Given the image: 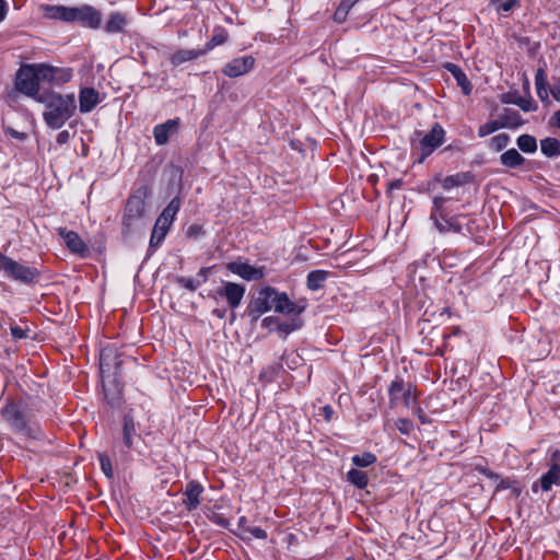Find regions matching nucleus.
Listing matches in <instances>:
<instances>
[{"label":"nucleus","mask_w":560,"mask_h":560,"mask_svg":"<svg viewBox=\"0 0 560 560\" xmlns=\"http://www.w3.org/2000/svg\"><path fill=\"white\" fill-rule=\"evenodd\" d=\"M38 101L45 104L43 118L52 129H60L69 120L77 108L74 94L47 93L42 94Z\"/></svg>","instance_id":"obj_1"},{"label":"nucleus","mask_w":560,"mask_h":560,"mask_svg":"<svg viewBox=\"0 0 560 560\" xmlns=\"http://www.w3.org/2000/svg\"><path fill=\"white\" fill-rule=\"evenodd\" d=\"M45 15L51 20H58L66 23H80L84 27L97 30L102 23L101 12L92 5L83 4L81 7L65 5H45Z\"/></svg>","instance_id":"obj_2"},{"label":"nucleus","mask_w":560,"mask_h":560,"mask_svg":"<svg viewBox=\"0 0 560 560\" xmlns=\"http://www.w3.org/2000/svg\"><path fill=\"white\" fill-rule=\"evenodd\" d=\"M448 201L450 198L444 196L433 197V207L430 212V220L433 222L434 228L441 234H462V219H466L467 215L463 213H452L447 206Z\"/></svg>","instance_id":"obj_3"},{"label":"nucleus","mask_w":560,"mask_h":560,"mask_svg":"<svg viewBox=\"0 0 560 560\" xmlns=\"http://www.w3.org/2000/svg\"><path fill=\"white\" fill-rule=\"evenodd\" d=\"M1 416L14 431L27 438L40 440L44 436L39 427L31 422L26 406L22 401H8L1 410Z\"/></svg>","instance_id":"obj_4"},{"label":"nucleus","mask_w":560,"mask_h":560,"mask_svg":"<svg viewBox=\"0 0 560 560\" xmlns=\"http://www.w3.org/2000/svg\"><path fill=\"white\" fill-rule=\"evenodd\" d=\"M0 272L5 279L16 281L26 285L36 283L40 271L36 267L21 264L0 252Z\"/></svg>","instance_id":"obj_5"},{"label":"nucleus","mask_w":560,"mask_h":560,"mask_svg":"<svg viewBox=\"0 0 560 560\" xmlns=\"http://www.w3.org/2000/svg\"><path fill=\"white\" fill-rule=\"evenodd\" d=\"M147 195L148 189L142 187L128 198L121 222L125 235L130 234L142 221L145 213Z\"/></svg>","instance_id":"obj_6"},{"label":"nucleus","mask_w":560,"mask_h":560,"mask_svg":"<svg viewBox=\"0 0 560 560\" xmlns=\"http://www.w3.org/2000/svg\"><path fill=\"white\" fill-rule=\"evenodd\" d=\"M444 138L445 130L439 122H435L431 130L425 135H422V131L416 130L410 138V142L412 147H416L418 141V147L420 150L418 162L423 163L429 155H431L439 147L442 145Z\"/></svg>","instance_id":"obj_7"},{"label":"nucleus","mask_w":560,"mask_h":560,"mask_svg":"<svg viewBox=\"0 0 560 560\" xmlns=\"http://www.w3.org/2000/svg\"><path fill=\"white\" fill-rule=\"evenodd\" d=\"M42 63L23 65L16 72L15 88L21 93L35 97L39 94Z\"/></svg>","instance_id":"obj_8"},{"label":"nucleus","mask_w":560,"mask_h":560,"mask_svg":"<svg viewBox=\"0 0 560 560\" xmlns=\"http://www.w3.org/2000/svg\"><path fill=\"white\" fill-rule=\"evenodd\" d=\"M275 298H277L275 288L265 287L259 290L257 296L247 306V315L250 320L257 322L262 314L273 310Z\"/></svg>","instance_id":"obj_9"},{"label":"nucleus","mask_w":560,"mask_h":560,"mask_svg":"<svg viewBox=\"0 0 560 560\" xmlns=\"http://www.w3.org/2000/svg\"><path fill=\"white\" fill-rule=\"evenodd\" d=\"M245 291L246 289L243 284L223 281L222 287L217 289L215 294L224 298L231 310H235L241 305Z\"/></svg>","instance_id":"obj_10"},{"label":"nucleus","mask_w":560,"mask_h":560,"mask_svg":"<svg viewBox=\"0 0 560 560\" xmlns=\"http://www.w3.org/2000/svg\"><path fill=\"white\" fill-rule=\"evenodd\" d=\"M474 469H475V471H478L479 474L483 475L488 479H491L497 482L494 492H500L505 489H511L514 497L517 498L521 494L522 489L516 480H513L510 478L500 479V476L497 472L490 470L489 468H487L483 465L477 464Z\"/></svg>","instance_id":"obj_11"},{"label":"nucleus","mask_w":560,"mask_h":560,"mask_svg":"<svg viewBox=\"0 0 560 560\" xmlns=\"http://www.w3.org/2000/svg\"><path fill=\"white\" fill-rule=\"evenodd\" d=\"M226 269L246 281H258L265 277V267H255L243 261H231Z\"/></svg>","instance_id":"obj_12"},{"label":"nucleus","mask_w":560,"mask_h":560,"mask_svg":"<svg viewBox=\"0 0 560 560\" xmlns=\"http://www.w3.org/2000/svg\"><path fill=\"white\" fill-rule=\"evenodd\" d=\"M58 235L65 242L67 248L71 253L77 254L81 257L88 256L89 247L82 241V238L80 237V235L77 232L67 230L66 228H59Z\"/></svg>","instance_id":"obj_13"},{"label":"nucleus","mask_w":560,"mask_h":560,"mask_svg":"<svg viewBox=\"0 0 560 560\" xmlns=\"http://www.w3.org/2000/svg\"><path fill=\"white\" fill-rule=\"evenodd\" d=\"M254 66L255 59L252 56L238 57L228 62L222 72L229 78H238L248 73Z\"/></svg>","instance_id":"obj_14"},{"label":"nucleus","mask_w":560,"mask_h":560,"mask_svg":"<svg viewBox=\"0 0 560 560\" xmlns=\"http://www.w3.org/2000/svg\"><path fill=\"white\" fill-rule=\"evenodd\" d=\"M72 70L69 68H57L42 63V80L55 84H63L71 80Z\"/></svg>","instance_id":"obj_15"},{"label":"nucleus","mask_w":560,"mask_h":560,"mask_svg":"<svg viewBox=\"0 0 560 560\" xmlns=\"http://www.w3.org/2000/svg\"><path fill=\"white\" fill-rule=\"evenodd\" d=\"M179 128V119H168L163 124H159L153 128V137L158 145H165L170 138L177 132Z\"/></svg>","instance_id":"obj_16"},{"label":"nucleus","mask_w":560,"mask_h":560,"mask_svg":"<svg viewBox=\"0 0 560 560\" xmlns=\"http://www.w3.org/2000/svg\"><path fill=\"white\" fill-rule=\"evenodd\" d=\"M203 492L202 485L197 480H190L186 485L184 491L185 499L183 501L187 511L196 510L200 504V497Z\"/></svg>","instance_id":"obj_17"},{"label":"nucleus","mask_w":560,"mask_h":560,"mask_svg":"<svg viewBox=\"0 0 560 560\" xmlns=\"http://www.w3.org/2000/svg\"><path fill=\"white\" fill-rule=\"evenodd\" d=\"M273 311L285 315H301L304 311V306H298L291 301L287 293H280L277 290V298H275Z\"/></svg>","instance_id":"obj_18"},{"label":"nucleus","mask_w":560,"mask_h":560,"mask_svg":"<svg viewBox=\"0 0 560 560\" xmlns=\"http://www.w3.org/2000/svg\"><path fill=\"white\" fill-rule=\"evenodd\" d=\"M101 102L100 93L94 88H83L79 93L81 113H90Z\"/></svg>","instance_id":"obj_19"},{"label":"nucleus","mask_w":560,"mask_h":560,"mask_svg":"<svg viewBox=\"0 0 560 560\" xmlns=\"http://www.w3.org/2000/svg\"><path fill=\"white\" fill-rule=\"evenodd\" d=\"M539 486L544 492L551 490L552 486H560V464H551L549 470L539 478Z\"/></svg>","instance_id":"obj_20"},{"label":"nucleus","mask_w":560,"mask_h":560,"mask_svg":"<svg viewBox=\"0 0 560 560\" xmlns=\"http://www.w3.org/2000/svg\"><path fill=\"white\" fill-rule=\"evenodd\" d=\"M475 180V174L472 172H459L453 175L446 176L442 180V187L444 189H452L454 187L464 186L471 184Z\"/></svg>","instance_id":"obj_21"},{"label":"nucleus","mask_w":560,"mask_h":560,"mask_svg":"<svg viewBox=\"0 0 560 560\" xmlns=\"http://www.w3.org/2000/svg\"><path fill=\"white\" fill-rule=\"evenodd\" d=\"M444 68L452 73L465 95L471 93L472 86L465 72L455 63L447 62Z\"/></svg>","instance_id":"obj_22"},{"label":"nucleus","mask_w":560,"mask_h":560,"mask_svg":"<svg viewBox=\"0 0 560 560\" xmlns=\"http://www.w3.org/2000/svg\"><path fill=\"white\" fill-rule=\"evenodd\" d=\"M128 23V19L126 14L121 12H113L110 13L104 30L108 34L122 33Z\"/></svg>","instance_id":"obj_23"},{"label":"nucleus","mask_w":560,"mask_h":560,"mask_svg":"<svg viewBox=\"0 0 560 560\" xmlns=\"http://www.w3.org/2000/svg\"><path fill=\"white\" fill-rule=\"evenodd\" d=\"M203 55H206V50L202 49H179L171 56L170 61L174 67H177L184 62L195 60Z\"/></svg>","instance_id":"obj_24"},{"label":"nucleus","mask_w":560,"mask_h":560,"mask_svg":"<svg viewBox=\"0 0 560 560\" xmlns=\"http://www.w3.org/2000/svg\"><path fill=\"white\" fill-rule=\"evenodd\" d=\"M500 126L502 128L515 129L524 124V119L515 109L504 108L499 116Z\"/></svg>","instance_id":"obj_25"},{"label":"nucleus","mask_w":560,"mask_h":560,"mask_svg":"<svg viewBox=\"0 0 560 560\" xmlns=\"http://www.w3.org/2000/svg\"><path fill=\"white\" fill-rule=\"evenodd\" d=\"M500 162L509 168H517L525 163V158L516 149H510L501 154Z\"/></svg>","instance_id":"obj_26"},{"label":"nucleus","mask_w":560,"mask_h":560,"mask_svg":"<svg viewBox=\"0 0 560 560\" xmlns=\"http://www.w3.org/2000/svg\"><path fill=\"white\" fill-rule=\"evenodd\" d=\"M180 205H182L180 198L174 197L170 201V203L166 206V208H164L162 213L159 215L158 220H160V222L163 224L172 225V223L175 219V215L179 211Z\"/></svg>","instance_id":"obj_27"},{"label":"nucleus","mask_w":560,"mask_h":560,"mask_svg":"<svg viewBox=\"0 0 560 560\" xmlns=\"http://www.w3.org/2000/svg\"><path fill=\"white\" fill-rule=\"evenodd\" d=\"M139 436L137 434L136 424L133 418L126 415L124 417V427H122V440L124 444L127 448H131L133 444V438Z\"/></svg>","instance_id":"obj_28"},{"label":"nucleus","mask_w":560,"mask_h":560,"mask_svg":"<svg viewBox=\"0 0 560 560\" xmlns=\"http://www.w3.org/2000/svg\"><path fill=\"white\" fill-rule=\"evenodd\" d=\"M406 386L404 380L400 377H396L388 387L389 395V405L390 407H396L398 402L401 400V395L406 390Z\"/></svg>","instance_id":"obj_29"},{"label":"nucleus","mask_w":560,"mask_h":560,"mask_svg":"<svg viewBox=\"0 0 560 560\" xmlns=\"http://www.w3.org/2000/svg\"><path fill=\"white\" fill-rule=\"evenodd\" d=\"M229 38V33L224 27L217 26L213 30V34L211 38L206 43L205 48L202 50H206V54L210 50H212L214 47L219 45H223L226 43Z\"/></svg>","instance_id":"obj_30"},{"label":"nucleus","mask_w":560,"mask_h":560,"mask_svg":"<svg viewBox=\"0 0 560 560\" xmlns=\"http://www.w3.org/2000/svg\"><path fill=\"white\" fill-rule=\"evenodd\" d=\"M540 150L547 158L560 156V141L552 137L540 140Z\"/></svg>","instance_id":"obj_31"},{"label":"nucleus","mask_w":560,"mask_h":560,"mask_svg":"<svg viewBox=\"0 0 560 560\" xmlns=\"http://www.w3.org/2000/svg\"><path fill=\"white\" fill-rule=\"evenodd\" d=\"M328 277V272L325 270H313L307 275V288L312 291L322 289Z\"/></svg>","instance_id":"obj_32"},{"label":"nucleus","mask_w":560,"mask_h":560,"mask_svg":"<svg viewBox=\"0 0 560 560\" xmlns=\"http://www.w3.org/2000/svg\"><path fill=\"white\" fill-rule=\"evenodd\" d=\"M170 228V224H163L160 222V220H156L155 225L151 233L150 247L159 246L165 238Z\"/></svg>","instance_id":"obj_33"},{"label":"nucleus","mask_w":560,"mask_h":560,"mask_svg":"<svg viewBox=\"0 0 560 560\" xmlns=\"http://www.w3.org/2000/svg\"><path fill=\"white\" fill-rule=\"evenodd\" d=\"M303 319L301 318V315H293L288 320L280 322L278 325V331L282 332L284 336H288L289 334L300 329L303 326Z\"/></svg>","instance_id":"obj_34"},{"label":"nucleus","mask_w":560,"mask_h":560,"mask_svg":"<svg viewBox=\"0 0 560 560\" xmlns=\"http://www.w3.org/2000/svg\"><path fill=\"white\" fill-rule=\"evenodd\" d=\"M347 480L353 486H355L358 489H364L369 483L366 472L359 470L357 468H352L347 472Z\"/></svg>","instance_id":"obj_35"},{"label":"nucleus","mask_w":560,"mask_h":560,"mask_svg":"<svg viewBox=\"0 0 560 560\" xmlns=\"http://www.w3.org/2000/svg\"><path fill=\"white\" fill-rule=\"evenodd\" d=\"M517 147L524 153H534L537 151V141L534 136L521 135L516 140Z\"/></svg>","instance_id":"obj_36"},{"label":"nucleus","mask_w":560,"mask_h":560,"mask_svg":"<svg viewBox=\"0 0 560 560\" xmlns=\"http://www.w3.org/2000/svg\"><path fill=\"white\" fill-rule=\"evenodd\" d=\"M351 460L355 467L365 468L376 462V456L371 452H365L363 454L352 456Z\"/></svg>","instance_id":"obj_37"},{"label":"nucleus","mask_w":560,"mask_h":560,"mask_svg":"<svg viewBox=\"0 0 560 560\" xmlns=\"http://www.w3.org/2000/svg\"><path fill=\"white\" fill-rule=\"evenodd\" d=\"M97 458H98L101 469L104 472V475L108 479H112L114 476V472H113V467H112V462H110L109 456L106 453H98Z\"/></svg>","instance_id":"obj_38"},{"label":"nucleus","mask_w":560,"mask_h":560,"mask_svg":"<svg viewBox=\"0 0 560 560\" xmlns=\"http://www.w3.org/2000/svg\"><path fill=\"white\" fill-rule=\"evenodd\" d=\"M499 129H502V127L500 126V121L499 119L498 120H491V121H488L483 125H481L478 129V136L480 138H483L486 136H489L493 132H495L497 130Z\"/></svg>","instance_id":"obj_39"},{"label":"nucleus","mask_w":560,"mask_h":560,"mask_svg":"<svg viewBox=\"0 0 560 560\" xmlns=\"http://www.w3.org/2000/svg\"><path fill=\"white\" fill-rule=\"evenodd\" d=\"M509 141H510L509 135L499 133V135L494 136L493 138H491L490 145L493 150L501 151L509 144Z\"/></svg>","instance_id":"obj_40"},{"label":"nucleus","mask_w":560,"mask_h":560,"mask_svg":"<svg viewBox=\"0 0 560 560\" xmlns=\"http://www.w3.org/2000/svg\"><path fill=\"white\" fill-rule=\"evenodd\" d=\"M395 425H396L397 430L401 434H405V435L410 434L411 431L413 430L412 421L407 419V418H399V419H397Z\"/></svg>","instance_id":"obj_41"},{"label":"nucleus","mask_w":560,"mask_h":560,"mask_svg":"<svg viewBox=\"0 0 560 560\" xmlns=\"http://www.w3.org/2000/svg\"><path fill=\"white\" fill-rule=\"evenodd\" d=\"M512 103L526 113L533 112L537 108L536 104L530 98L517 97Z\"/></svg>","instance_id":"obj_42"},{"label":"nucleus","mask_w":560,"mask_h":560,"mask_svg":"<svg viewBox=\"0 0 560 560\" xmlns=\"http://www.w3.org/2000/svg\"><path fill=\"white\" fill-rule=\"evenodd\" d=\"M177 283L189 291H195L200 285V281L186 277L177 278Z\"/></svg>","instance_id":"obj_43"},{"label":"nucleus","mask_w":560,"mask_h":560,"mask_svg":"<svg viewBox=\"0 0 560 560\" xmlns=\"http://www.w3.org/2000/svg\"><path fill=\"white\" fill-rule=\"evenodd\" d=\"M10 331H11V336H12L13 340L16 341V340L27 338L30 329L22 328L20 326L14 325V326H11Z\"/></svg>","instance_id":"obj_44"},{"label":"nucleus","mask_w":560,"mask_h":560,"mask_svg":"<svg viewBox=\"0 0 560 560\" xmlns=\"http://www.w3.org/2000/svg\"><path fill=\"white\" fill-rule=\"evenodd\" d=\"M244 533L249 534L252 537L257 539L267 538V532L257 526L244 527Z\"/></svg>","instance_id":"obj_45"},{"label":"nucleus","mask_w":560,"mask_h":560,"mask_svg":"<svg viewBox=\"0 0 560 560\" xmlns=\"http://www.w3.org/2000/svg\"><path fill=\"white\" fill-rule=\"evenodd\" d=\"M278 325H279V318L276 316L265 317L261 322V326L269 329L270 331L273 329L278 330Z\"/></svg>","instance_id":"obj_46"},{"label":"nucleus","mask_w":560,"mask_h":560,"mask_svg":"<svg viewBox=\"0 0 560 560\" xmlns=\"http://www.w3.org/2000/svg\"><path fill=\"white\" fill-rule=\"evenodd\" d=\"M536 86H547V74L544 68H538L535 74Z\"/></svg>","instance_id":"obj_47"},{"label":"nucleus","mask_w":560,"mask_h":560,"mask_svg":"<svg viewBox=\"0 0 560 560\" xmlns=\"http://www.w3.org/2000/svg\"><path fill=\"white\" fill-rule=\"evenodd\" d=\"M411 387H412L411 384H408V387L406 388V390L401 395V399L404 400V405L407 408L410 407L411 400L416 399V397L412 394Z\"/></svg>","instance_id":"obj_48"},{"label":"nucleus","mask_w":560,"mask_h":560,"mask_svg":"<svg viewBox=\"0 0 560 560\" xmlns=\"http://www.w3.org/2000/svg\"><path fill=\"white\" fill-rule=\"evenodd\" d=\"M347 15L348 12L338 7L334 13V21L337 23H343L347 19Z\"/></svg>","instance_id":"obj_49"},{"label":"nucleus","mask_w":560,"mask_h":560,"mask_svg":"<svg viewBox=\"0 0 560 560\" xmlns=\"http://www.w3.org/2000/svg\"><path fill=\"white\" fill-rule=\"evenodd\" d=\"M70 140V132L68 130H62L57 135L56 142L60 145L67 143Z\"/></svg>","instance_id":"obj_50"},{"label":"nucleus","mask_w":560,"mask_h":560,"mask_svg":"<svg viewBox=\"0 0 560 560\" xmlns=\"http://www.w3.org/2000/svg\"><path fill=\"white\" fill-rule=\"evenodd\" d=\"M210 270H211L210 267H202L199 269L197 277L200 278V280H199L200 284L205 283L208 280V275H209Z\"/></svg>","instance_id":"obj_51"},{"label":"nucleus","mask_w":560,"mask_h":560,"mask_svg":"<svg viewBox=\"0 0 560 560\" xmlns=\"http://www.w3.org/2000/svg\"><path fill=\"white\" fill-rule=\"evenodd\" d=\"M518 3V0H506L500 5V10L503 12L511 11L516 4Z\"/></svg>","instance_id":"obj_52"},{"label":"nucleus","mask_w":560,"mask_h":560,"mask_svg":"<svg viewBox=\"0 0 560 560\" xmlns=\"http://www.w3.org/2000/svg\"><path fill=\"white\" fill-rule=\"evenodd\" d=\"M536 92L541 102H546L548 100L547 86H536Z\"/></svg>","instance_id":"obj_53"},{"label":"nucleus","mask_w":560,"mask_h":560,"mask_svg":"<svg viewBox=\"0 0 560 560\" xmlns=\"http://www.w3.org/2000/svg\"><path fill=\"white\" fill-rule=\"evenodd\" d=\"M8 13V4L5 0H0V23L4 21Z\"/></svg>","instance_id":"obj_54"},{"label":"nucleus","mask_w":560,"mask_h":560,"mask_svg":"<svg viewBox=\"0 0 560 560\" xmlns=\"http://www.w3.org/2000/svg\"><path fill=\"white\" fill-rule=\"evenodd\" d=\"M402 186V179H395L388 183V191H393L394 189H399Z\"/></svg>","instance_id":"obj_55"},{"label":"nucleus","mask_w":560,"mask_h":560,"mask_svg":"<svg viewBox=\"0 0 560 560\" xmlns=\"http://www.w3.org/2000/svg\"><path fill=\"white\" fill-rule=\"evenodd\" d=\"M353 5H354V2L352 0H342L338 7L349 13V11L351 10V8Z\"/></svg>","instance_id":"obj_56"},{"label":"nucleus","mask_w":560,"mask_h":560,"mask_svg":"<svg viewBox=\"0 0 560 560\" xmlns=\"http://www.w3.org/2000/svg\"><path fill=\"white\" fill-rule=\"evenodd\" d=\"M550 93L556 101L560 102V85H553Z\"/></svg>","instance_id":"obj_57"},{"label":"nucleus","mask_w":560,"mask_h":560,"mask_svg":"<svg viewBox=\"0 0 560 560\" xmlns=\"http://www.w3.org/2000/svg\"><path fill=\"white\" fill-rule=\"evenodd\" d=\"M324 416L327 421H329L334 415V410L330 406L323 407Z\"/></svg>","instance_id":"obj_58"},{"label":"nucleus","mask_w":560,"mask_h":560,"mask_svg":"<svg viewBox=\"0 0 560 560\" xmlns=\"http://www.w3.org/2000/svg\"><path fill=\"white\" fill-rule=\"evenodd\" d=\"M225 314H226V311L225 310H221V308H214L212 310V315H214L215 317L218 318H224L225 317Z\"/></svg>","instance_id":"obj_59"},{"label":"nucleus","mask_w":560,"mask_h":560,"mask_svg":"<svg viewBox=\"0 0 560 560\" xmlns=\"http://www.w3.org/2000/svg\"><path fill=\"white\" fill-rule=\"evenodd\" d=\"M109 357L107 353V350H103L101 353V368L103 369L105 365H108V363H105L106 359Z\"/></svg>","instance_id":"obj_60"},{"label":"nucleus","mask_w":560,"mask_h":560,"mask_svg":"<svg viewBox=\"0 0 560 560\" xmlns=\"http://www.w3.org/2000/svg\"><path fill=\"white\" fill-rule=\"evenodd\" d=\"M238 526L242 528V530H243V532H244V527H249V526L247 525V520H246V517H245V516L240 517V520H238Z\"/></svg>","instance_id":"obj_61"},{"label":"nucleus","mask_w":560,"mask_h":560,"mask_svg":"<svg viewBox=\"0 0 560 560\" xmlns=\"http://www.w3.org/2000/svg\"><path fill=\"white\" fill-rule=\"evenodd\" d=\"M552 119L555 120L556 126L560 128V109L553 114Z\"/></svg>","instance_id":"obj_62"},{"label":"nucleus","mask_w":560,"mask_h":560,"mask_svg":"<svg viewBox=\"0 0 560 560\" xmlns=\"http://www.w3.org/2000/svg\"><path fill=\"white\" fill-rule=\"evenodd\" d=\"M551 460L553 463H557L558 460H560V450H556L552 454H551Z\"/></svg>","instance_id":"obj_63"},{"label":"nucleus","mask_w":560,"mask_h":560,"mask_svg":"<svg viewBox=\"0 0 560 560\" xmlns=\"http://www.w3.org/2000/svg\"><path fill=\"white\" fill-rule=\"evenodd\" d=\"M120 365H121V361H116L115 362V373L116 375H120Z\"/></svg>","instance_id":"obj_64"}]
</instances>
